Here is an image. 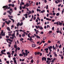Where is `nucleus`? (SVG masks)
I'll list each match as a JSON object with an SVG mask.
<instances>
[{
    "instance_id": "nucleus-1",
    "label": "nucleus",
    "mask_w": 64,
    "mask_h": 64,
    "mask_svg": "<svg viewBox=\"0 0 64 64\" xmlns=\"http://www.w3.org/2000/svg\"><path fill=\"white\" fill-rule=\"evenodd\" d=\"M10 8V7H8V6L7 5L4 6L2 8H4V10H6V9H9Z\"/></svg>"
},
{
    "instance_id": "nucleus-2",
    "label": "nucleus",
    "mask_w": 64,
    "mask_h": 64,
    "mask_svg": "<svg viewBox=\"0 0 64 64\" xmlns=\"http://www.w3.org/2000/svg\"><path fill=\"white\" fill-rule=\"evenodd\" d=\"M11 21L10 20H8V22L7 21H5V22L6 23H7V24L8 25V24H10V23H11Z\"/></svg>"
},
{
    "instance_id": "nucleus-3",
    "label": "nucleus",
    "mask_w": 64,
    "mask_h": 64,
    "mask_svg": "<svg viewBox=\"0 0 64 64\" xmlns=\"http://www.w3.org/2000/svg\"><path fill=\"white\" fill-rule=\"evenodd\" d=\"M1 33L0 34V39H2V37L1 36V35L3 33V30H2Z\"/></svg>"
},
{
    "instance_id": "nucleus-4",
    "label": "nucleus",
    "mask_w": 64,
    "mask_h": 64,
    "mask_svg": "<svg viewBox=\"0 0 64 64\" xmlns=\"http://www.w3.org/2000/svg\"><path fill=\"white\" fill-rule=\"evenodd\" d=\"M34 54L35 55H36L37 54V55H39L40 54V52H36L34 53Z\"/></svg>"
},
{
    "instance_id": "nucleus-5",
    "label": "nucleus",
    "mask_w": 64,
    "mask_h": 64,
    "mask_svg": "<svg viewBox=\"0 0 64 64\" xmlns=\"http://www.w3.org/2000/svg\"><path fill=\"white\" fill-rule=\"evenodd\" d=\"M46 58L45 57H43L42 58V61H44V60H45V61H46Z\"/></svg>"
},
{
    "instance_id": "nucleus-6",
    "label": "nucleus",
    "mask_w": 64,
    "mask_h": 64,
    "mask_svg": "<svg viewBox=\"0 0 64 64\" xmlns=\"http://www.w3.org/2000/svg\"><path fill=\"white\" fill-rule=\"evenodd\" d=\"M38 28H39L40 29V30H42L43 29V28H42V26H38Z\"/></svg>"
},
{
    "instance_id": "nucleus-7",
    "label": "nucleus",
    "mask_w": 64,
    "mask_h": 64,
    "mask_svg": "<svg viewBox=\"0 0 64 64\" xmlns=\"http://www.w3.org/2000/svg\"><path fill=\"white\" fill-rule=\"evenodd\" d=\"M48 48L49 49V50H50L51 49H52L53 48V47L52 46H48Z\"/></svg>"
},
{
    "instance_id": "nucleus-8",
    "label": "nucleus",
    "mask_w": 64,
    "mask_h": 64,
    "mask_svg": "<svg viewBox=\"0 0 64 64\" xmlns=\"http://www.w3.org/2000/svg\"><path fill=\"white\" fill-rule=\"evenodd\" d=\"M54 24H56L58 26L59 25V23L58 22H54Z\"/></svg>"
},
{
    "instance_id": "nucleus-9",
    "label": "nucleus",
    "mask_w": 64,
    "mask_h": 64,
    "mask_svg": "<svg viewBox=\"0 0 64 64\" xmlns=\"http://www.w3.org/2000/svg\"><path fill=\"white\" fill-rule=\"evenodd\" d=\"M22 54H23V55H24V57H25L26 56V53H24V52H23L22 53Z\"/></svg>"
},
{
    "instance_id": "nucleus-10",
    "label": "nucleus",
    "mask_w": 64,
    "mask_h": 64,
    "mask_svg": "<svg viewBox=\"0 0 64 64\" xmlns=\"http://www.w3.org/2000/svg\"><path fill=\"white\" fill-rule=\"evenodd\" d=\"M58 25H60V26H61L62 25V22H60Z\"/></svg>"
},
{
    "instance_id": "nucleus-11",
    "label": "nucleus",
    "mask_w": 64,
    "mask_h": 64,
    "mask_svg": "<svg viewBox=\"0 0 64 64\" xmlns=\"http://www.w3.org/2000/svg\"><path fill=\"white\" fill-rule=\"evenodd\" d=\"M36 46V45L35 44H32V47H33V48L34 47H35V46Z\"/></svg>"
},
{
    "instance_id": "nucleus-12",
    "label": "nucleus",
    "mask_w": 64,
    "mask_h": 64,
    "mask_svg": "<svg viewBox=\"0 0 64 64\" xmlns=\"http://www.w3.org/2000/svg\"><path fill=\"white\" fill-rule=\"evenodd\" d=\"M7 29L9 31H11V30L10 29V28L9 27H8L7 28Z\"/></svg>"
},
{
    "instance_id": "nucleus-13",
    "label": "nucleus",
    "mask_w": 64,
    "mask_h": 64,
    "mask_svg": "<svg viewBox=\"0 0 64 64\" xmlns=\"http://www.w3.org/2000/svg\"><path fill=\"white\" fill-rule=\"evenodd\" d=\"M1 53L2 54H4V52L3 50H2L1 51Z\"/></svg>"
},
{
    "instance_id": "nucleus-14",
    "label": "nucleus",
    "mask_w": 64,
    "mask_h": 64,
    "mask_svg": "<svg viewBox=\"0 0 64 64\" xmlns=\"http://www.w3.org/2000/svg\"><path fill=\"white\" fill-rule=\"evenodd\" d=\"M24 6H25L26 7V6H27V7H28V6H29L28 5V4L27 3H26V5H24Z\"/></svg>"
},
{
    "instance_id": "nucleus-15",
    "label": "nucleus",
    "mask_w": 64,
    "mask_h": 64,
    "mask_svg": "<svg viewBox=\"0 0 64 64\" xmlns=\"http://www.w3.org/2000/svg\"><path fill=\"white\" fill-rule=\"evenodd\" d=\"M14 47L15 48H17V46H16V44H14Z\"/></svg>"
},
{
    "instance_id": "nucleus-16",
    "label": "nucleus",
    "mask_w": 64,
    "mask_h": 64,
    "mask_svg": "<svg viewBox=\"0 0 64 64\" xmlns=\"http://www.w3.org/2000/svg\"><path fill=\"white\" fill-rule=\"evenodd\" d=\"M44 50H45L46 51H48V48H46L44 49Z\"/></svg>"
},
{
    "instance_id": "nucleus-17",
    "label": "nucleus",
    "mask_w": 64,
    "mask_h": 64,
    "mask_svg": "<svg viewBox=\"0 0 64 64\" xmlns=\"http://www.w3.org/2000/svg\"><path fill=\"white\" fill-rule=\"evenodd\" d=\"M14 63L15 64H17V63H16V60H14Z\"/></svg>"
},
{
    "instance_id": "nucleus-18",
    "label": "nucleus",
    "mask_w": 64,
    "mask_h": 64,
    "mask_svg": "<svg viewBox=\"0 0 64 64\" xmlns=\"http://www.w3.org/2000/svg\"><path fill=\"white\" fill-rule=\"evenodd\" d=\"M8 16L9 18H10V17H11V18H12L13 17V16H10L9 15H8Z\"/></svg>"
},
{
    "instance_id": "nucleus-19",
    "label": "nucleus",
    "mask_w": 64,
    "mask_h": 64,
    "mask_svg": "<svg viewBox=\"0 0 64 64\" xmlns=\"http://www.w3.org/2000/svg\"><path fill=\"white\" fill-rule=\"evenodd\" d=\"M5 33H4L3 34H1L2 36H4L5 35Z\"/></svg>"
},
{
    "instance_id": "nucleus-20",
    "label": "nucleus",
    "mask_w": 64,
    "mask_h": 64,
    "mask_svg": "<svg viewBox=\"0 0 64 64\" xmlns=\"http://www.w3.org/2000/svg\"><path fill=\"white\" fill-rule=\"evenodd\" d=\"M22 25H23V22H22L21 23H20L19 24V25H20V26H22Z\"/></svg>"
},
{
    "instance_id": "nucleus-21",
    "label": "nucleus",
    "mask_w": 64,
    "mask_h": 64,
    "mask_svg": "<svg viewBox=\"0 0 64 64\" xmlns=\"http://www.w3.org/2000/svg\"><path fill=\"white\" fill-rule=\"evenodd\" d=\"M36 37L37 38H38V39H40V37L39 36L37 35L36 36Z\"/></svg>"
},
{
    "instance_id": "nucleus-22",
    "label": "nucleus",
    "mask_w": 64,
    "mask_h": 64,
    "mask_svg": "<svg viewBox=\"0 0 64 64\" xmlns=\"http://www.w3.org/2000/svg\"><path fill=\"white\" fill-rule=\"evenodd\" d=\"M54 61H55V59L52 60V61H51L52 63H54Z\"/></svg>"
},
{
    "instance_id": "nucleus-23",
    "label": "nucleus",
    "mask_w": 64,
    "mask_h": 64,
    "mask_svg": "<svg viewBox=\"0 0 64 64\" xmlns=\"http://www.w3.org/2000/svg\"><path fill=\"white\" fill-rule=\"evenodd\" d=\"M19 56H23V54H19Z\"/></svg>"
},
{
    "instance_id": "nucleus-24",
    "label": "nucleus",
    "mask_w": 64,
    "mask_h": 64,
    "mask_svg": "<svg viewBox=\"0 0 64 64\" xmlns=\"http://www.w3.org/2000/svg\"><path fill=\"white\" fill-rule=\"evenodd\" d=\"M60 15V14L59 13H57L56 14V16H59V15Z\"/></svg>"
},
{
    "instance_id": "nucleus-25",
    "label": "nucleus",
    "mask_w": 64,
    "mask_h": 64,
    "mask_svg": "<svg viewBox=\"0 0 64 64\" xmlns=\"http://www.w3.org/2000/svg\"><path fill=\"white\" fill-rule=\"evenodd\" d=\"M29 14H31V13H32V12H31V11L29 10Z\"/></svg>"
},
{
    "instance_id": "nucleus-26",
    "label": "nucleus",
    "mask_w": 64,
    "mask_h": 64,
    "mask_svg": "<svg viewBox=\"0 0 64 64\" xmlns=\"http://www.w3.org/2000/svg\"><path fill=\"white\" fill-rule=\"evenodd\" d=\"M7 54L8 55H11V54L10 53V52H7Z\"/></svg>"
},
{
    "instance_id": "nucleus-27",
    "label": "nucleus",
    "mask_w": 64,
    "mask_h": 64,
    "mask_svg": "<svg viewBox=\"0 0 64 64\" xmlns=\"http://www.w3.org/2000/svg\"><path fill=\"white\" fill-rule=\"evenodd\" d=\"M47 60H48H48H51V58H47Z\"/></svg>"
},
{
    "instance_id": "nucleus-28",
    "label": "nucleus",
    "mask_w": 64,
    "mask_h": 64,
    "mask_svg": "<svg viewBox=\"0 0 64 64\" xmlns=\"http://www.w3.org/2000/svg\"><path fill=\"white\" fill-rule=\"evenodd\" d=\"M22 37H24V36H25V35L24 34H23L22 35Z\"/></svg>"
},
{
    "instance_id": "nucleus-29",
    "label": "nucleus",
    "mask_w": 64,
    "mask_h": 64,
    "mask_svg": "<svg viewBox=\"0 0 64 64\" xmlns=\"http://www.w3.org/2000/svg\"><path fill=\"white\" fill-rule=\"evenodd\" d=\"M20 23L18 22V24H17V27H19V25Z\"/></svg>"
},
{
    "instance_id": "nucleus-30",
    "label": "nucleus",
    "mask_w": 64,
    "mask_h": 64,
    "mask_svg": "<svg viewBox=\"0 0 64 64\" xmlns=\"http://www.w3.org/2000/svg\"><path fill=\"white\" fill-rule=\"evenodd\" d=\"M21 39H20V41H22H22L24 40V39H23V38H21Z\"/></svg>"
},
{
    "instance_id": "nucleus-31",
    "label": "nucleus",
    "mask_w": 64,
    "mask_h": 64,
    "mask_svg": "<svg viewBox=\"0 0 64 64\" xmlns=\"http://www.w3.org/2000/svg\"><path fill=\"white\" fill-rule=\"evenodd\" d=\"M39 32V30H36V34H38V32Z\"/></svg>"
},
{
    "instance_id": "nucleus-32",
    "label": "nucleus",
    "mask_w": 64,
    "mask_h": 64,
    "mask_svg": "<svg viewBox=\"0 0 64 64\" xmlns=\"http://www.w3.org/2000/svg\"><path fill=\"white\" fill-rule=\"evenodd\" d=\"M7 40L9 41H10L11 39L10 38H7Z\"/></svg>"
},
{
    "instance_id": "nucleus-33",
    "label": "nucleus",
    "mask_w": 64,
    "mask_h": 64,
    "mask_svg": "<svg viewBox=\"0 0 64 64\" xmlns=\"http://www.w3.org/2000/svg\"><path fill=\"white\" fill-rule=\"evenodd\" d=\"M6 38H9V36H6Z\"/></svg>"
},
{
    "instance_id": "nucleus-34",
    "label": "nucleus",
    "mask_w": 64,
    "mask_h": 64,
    "mask_svg": "<svg viewBox=\"0 0 64 64\" xmlns=\"http://www.w3.org/2000/svg\"><path fill=\"white\" fill-rule=\"evenodd\" d=\"M48 44L47 43H46L44 44V46H46V45H47Z\"/></svg>"
},
{
    "instance_id": "nucleus-35",
    "label": "nucleus",
    "mask_w": 64,
    "mask_h": 64,
    "mask_svg": "<svg viewBox=\"0 0 64 64\" xmlns=\"http://www.w3.org/2000/svg\"><path fill=\"white\" fill-rule=\"evenodd\" d=\"M30 38L29 40L30 41L32 39V36H30Z\"/></svg>"
},
{
    "instance_id": "nucleus-36",
    "label": "nucleus",
    "mask_w": 64,
    "mask_h": 64,
    "mask_svg": "<svg viewBox=\"0 0 64 64\" xmlns=\"http://www.w3.org/2000/svg\"><path fill=\"white\" fill-rule=\"evenodd\" d=\"M33 62H34L33 60H31V62L32 63H33Z\"/></svg>"
},
{
    "instance_id": "nucleus-37",
    "label": "nucleus",
    "mask_w": 64,
    "mask_h": 64,
    "mask_svg": "<svg viewBox=\"0 0 64 64\" xmlns=\"http://www.w3.org/2000/svg\"><path fill=\"white\" fill-rule=\"evenodd\" d=\"M24 16H28L27 15V14H25L24 15Z\"/></svg>"
},
{
    "instance_id": "nucleus-38",
    "label": "nucleus",
    "mask_w": 64,
    "mask_h": 64,
    "mask_svg": "<svg viewBox=\"0 0 64 64\" xmlns=\"http://www.w3.org/2000/svg\"><path fill=\"white\" fill-rule=\"evenodd\" d=\"M12 37H13V36H15V34L14 33L13 34H12Z\"/></svg>"
},
{
    "instance_id": "nucleus-39",
    "label": "nucleus",
    "mask_w": 64,
    "mask_h": 64,
    "mask_svg": "<svg viewBox=\"0 0 64 64\" xmlns=\"http://www.w3.org/2000/svg\"><path fill=\"white\" fill-rule=\"evenodd\" d=\"M22 20H23V21H24V20H25V18L24 17H22Z\"/></svg>"
},
{
    "instance_id": "nucleus-40",
    "label": "nucleus",
    "mask_w": 64,
    "mask_h": 64,
    "mask_svg": "<svg viewBox=\"0 0 64 64\" xmlns=\"http://www.w3.org/2000/svg\"><path fill=\"white\" fill-rule=\"evenodd\" d=\"M8 5V6H9V7H11V6H12V4H9Z\"/></svg>"
},
{
    "instance_id": "nucleus-41",
    "label": "nucleus",
    "mask_w": 64,
    "mask_h": 64,
    "mask_svg": "<svg viewBox=\"0 0 64 64\" xmlns=\"http://www.w3.org/2000/svg\"><path fill=\"white\" fill-rule=\"evenodd\" d=\"M12 7H14V4H12Z\"/></svg>"
},
{
    "instance_id": "nucleus-42",
    "label": "nucleus",
    "mask_w": 64,
    "mask_h": 64,
    "mask_svg": "<svg viewBox=\"0 0 64 64\" xmlns=\"http://www.w3.org/2000/svg\"><path fill=\"white\" fill-rule=\"evenodd\" d=\"M48 43H51V42L50 40H48Z\"/></svg>"
},
{
    "instance_id": "nucleus-43",
    "label": "nucleus",
    "mask_w": 64,
    "mask_h": 64,
    "mask_svg": "<svg viewBox=\"0 0 64 64\" xmlns=\"http://www.w3.org/2000/svg\"><path fill=\"white\" fill-rule=\"evenodd\" d=\"M62 46V45H61V44H60V46H59V48H61Z\"/></svg>"
},
{
    "instance_id": "nucleus-44",
    "label": "nucleus",
    "mask_w": 64,
    "mask_h": 64,
    "mask_svg": "<svg viewBox=\"0 0 64 64\" xmlns=\"http://www.w3.org/2000/svg\"><path fill=\"white\" fill-rule=\"evenodd\" d=\"M2 20H3V21H5V20H6V19H5V18H2Z\"/></svg>"
},
{
    "instance_id": "nucleus-45",
    "label": "nucleus",
    "mask_w": 64,
    "mask_h": 64,
    "mask_svg": "<svg viewBox=\"0 0 64 64\" xmlns=\"http://www.w3.org/2000/svg\"><path fill=\"white\" fill-rule=\"evenodd\" d=\"M55 2L56 3V4H58V2H57V1L56 0L55 1Z\"/></svg>"
},
{
    "instance_id": "nucleus-46",
    "label": "nucleus",
    "mask_w": 64,
    "mask_h": 64,
    "mask_svg": "<svg viewBox=\"0 0 64 64\" xmlns=\"http://www.w3.org/2000/svg\"><path fill=\"white\" fill-rule=\"evenodd\" d=\"M12 21L13 23H14V22H15V20H13L12 19Z\"/></svg>"
},
{
    "instance_id": "nucleus-47",
    "label": "nucleus",
    "mask_w": 64,
    "mask_h": 64,
    "mask_svg": "<svg viewBox=\"0 0 64 64\" xmlns=\"http://www.w3.org/2000/svg\"><path fill=\"white\" fill-rule=\"evenodd\" d=\"M49 27H50V26H49V25H47V28H49Z\"/></svg>"
},
{
    "instance_id": "nucleus-48",
    "label": "nucleus",
    "mask_w": 64,
    "mask_h": 64,
    "mask_svg": "<svg viewBox=\"0 0 64 64\" xmlns=\"http://www.w3.org/2000/svg\"><path fill=\"white\" fill-rule=\"evenodd\" d=\"M52 30H54V27H53L52 28Z\"/></svg>"
},
{
    "instance_id": "nucleus-49",
    "label": "nucleus",
    "mask_w": 64,
    "mask_h": 64,
    "mask_svg": "<svg viewBox=\"0 0 64 64\" xmlns=\"http://www.w3.org/2000/svg\"><path fill=\"white\" fill-rule=\"evenodd\" d=\"M6 63H7V64H9V62L8 61H6Z\"/></svg>"
},
{
    "instance_id": "nucleus-50",
    "label": "nucleus",
    "mask_w": 64,
    "mask_h": 64,
    "mask_svg": "<svg viewBox=\"0 0 64 64\" xmlns=\"http://www.w3.org/2000/svg\"><path fill=\"white\" fill-rule=\"evenodd\" d=\"M15 52H17V48H16L15 50Z\"/></svg>"
},
{
    "instance_id": "nucleus-51",
    "label": "nucleus",
    "mask_w": 64,
    "mask_h": 64,
    "mask_svg": "<svg viewBox=\"0 0 64 64\" xmlns=\"http://www.w3.org/2000/svg\"><path fill=\"white\" fill-rule=\"evenodd\" d=\"M18 50H20V48L19 47H18Z\"/></svg>"
},
{
    "instance_id": "nucleus-52",
    "label": "nucleus",
    "mask_w": 64,
    "mask_h": 64,
    "mask_svg": "<svg viewBox=\"0 0 64 64\" xmlns=\"http://www.w3.org/2000/svg\"><path fill=\"white\" fill-rule=\"evenodd\" d=\"M19 34V32H17L16 33V36H18V34Z\"/></svg>"
},
{
    "instance_id": "nucleus-53",
    "label": "nucleus",
    "mask_w": 64,
    "mask_h": 64,
    "mask_svg": "<svg viewBox=\"0 0 64 64\" xmlns=\"http://www.w3.org/2000/svg\"><path fill=\"white\" fill-rule=\"evenodd\" d=\"M26 6H24V7L23 6L22 7V8L23 9H25V8H26Z\"/></svg>"
},
{
    "instance_id": "nucleus-54",
    "label": "nucleus",
    "mask_w": 64,
    "mask_h": 64,
    "mask_svg": "<svg viewBox=\"0 0 64 64\" xmlns=\"http://www.w3.org/2000/svg\"><path fill=\"white\" fill-rule=\"evenodd\" d=\"M44 2L45 3H47V0H44Z\"/></svg>"
},
{
    "instance_id": "nucleus-55",
    "label": "nucleus",
    "mask_w": 64,
    "mask_h": 64,
    "mask_svg": "<svg viewBox=\"0 0 64 64\" xmlns=\"http://www.w3.org/2000/svg\"><path fill=\"white\" fill-rule=\"evenodd\" d=\"M40 56H42V53H40Z\"/></svg>"
},
{
    "instance_id": "nucleus-56",
    "label": "nucleus",
    "mask_w": 64,
    "mask_h": 64,
    "mask_svg": "<svg viewBox=\"0 0 64 64\" xmlns=\"http://www.w3.org/2000/svg\"><path fill=\"white\" fill-rule=\"evenodd\" d=\"M59 32L60 33V34H62V32H61L60 30V31Z\"/></svg>"
},
{
    "instance_id": "nucleus-57",
    "label": "nucleus",
    "mask_w": 64,
    "mask_h": 64,
    "mask_svg": "<svg viewBox=\"0 0 64 64\" xmlns=\"http://www.w3.org/2000/svg\"><path fill=\"white\" fill-rule=\"evenodd\" d=\"M25 51L26 52V53H27V52H28V50H25Z\"/></svg>"
},
{
    "instance_id": "nucleus-58",
    "label": "nucleus",
    "mask_w": 64,
    "mask_h": 64,
    "mask_svg": "<svg viewBox=\"0 0 64 64\" xmlns=\"http://www.w3.org/2000/svg\"><path fill=\"white\" fill-rule=\"evenodd\" d=\"M36 22H38V19H36Z\"/></svg>"
},
{
    "instance_id": "nucleus-59",
    "label": "nucleus",
    "mask_w": 64,
    "mask_h": 64,
    "mask_svg": "<svg viewBox=\"0 0 64 64\" xmlns=\"http://www.w3.org/2000/svg\"><path fill=\"white\" fill-rule=\"evenodd\" d=\"M8 35L9 36H10L12 35V34H8Z\"/></svg>"
},
{
    "instance_id": "nucleus-60",
    "label": "nucleus",
    "mask_w": 64,
    "mask_h": 64,
    "mask_svg": "<svg viewBox=\"0 0 64 64\" xmlns=\"http://www.w3.org/2000/svg\"><path fill=\"white\" fill-rule=\"evenodd\" d=\"M40 24V22H39L38 23V22H37V25H39V24Z\"/></svg>"
},
{
    "instance_id": "nucleus-61",
    "label": "nucleus",
    "mask_w": 64,
    "mask_h": 64,
    "mask_svg": "<svg viewBox=\"0 0 64 64\" xmlns=\"http://www.w3.org/2000/svg\"><path fill=\"white\" fill-rule=\"evenodd\" d=\"M20 10H22V7H21V6H20Z\"/></svg>"
},
{
    "instance_id": "nucleus-62",
    "label": "nucleus",
    "mask_w": 64,
    "mask_h": 64,
    "mask_svg": "<svg viewBox=\"0 0 64 64\" xmlns=\"http://www.w3.org/2000/svg\"><path fill=\"white\" fill-rule=\"evenodd\" d=\"M8 56L9 58H10L11 57L10 55H8Z\"/></svg>"
},
{
    "instance_id": "nucleus-63",
    "label": "nucleus",
    "mask_w": 64,
    "mask_h": 64,
    "mask_svg": "<svg viewBox=\"0 0 64 64\" xmlns=\"http://www.w3.org/2000/svg\"><path fill=\"white\" fill-rule=\"evenodd\" d=\"M35 2H33V6H35Z\"/></svg>"
},
{
    "instance_id": "nucleus-64",
    "label": "nucleus",
    "mask_w": 64,
    "mask_h": 64,
    "mask_svg": "<svg viewBox=\"0 0 64 64\" xmlns=\"http://www.w3.org/2000/svg\"><path fill=\"white\" fill-rule=\"evenodd\" d=\"M13 59L14 60H15V59H16V58H15V57H14L13 58Z\"/></svg>"
}]
</instances>
